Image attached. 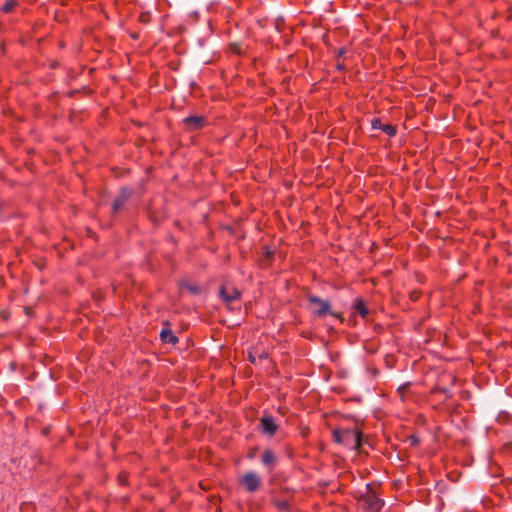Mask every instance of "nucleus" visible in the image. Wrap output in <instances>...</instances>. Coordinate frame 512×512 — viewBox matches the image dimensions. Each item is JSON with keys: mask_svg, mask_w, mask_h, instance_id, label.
Masks as SVG:
<instances>
[{"mask_svg": "<svg viewBox=\"0 0 512 512\" xmlns=\"http://www.w3.org/2000/svg\"><path fill=\"white\" fill-rule=\"evenodd\" d=\"M307 301H308L309 306L315 307L312 310V313L314 314L315 317L322 318L326 315H331V316L339 319L341 322L344 321V318L341 313L332 311L331 303L329 300H324L316 295L308 294Z\"/></svg>", "mask_w": 512, "mask_h": 512, "instance_id": "3", "label": "nucleus"}, {"mask_svg": "<svg viewBox=\"0 0 512 512\" xmlns=\"http://www.w3.org/2000/svg\"><path fill=\"white\" fill-rule=\"evenodd\" d=\"M130 35H131V37L133 39H138V34L137 33H131Z\"/></svg>", "mask_w": 512, "mask_h": 512, "instance_id": "26", "label": "nucleus"}, {"mask_svg": "<svg viewBox=\"0 0 512 512\" xmlns=\"http://www.w3.org/2000/svg\"><path fill=\"white\" fill-rule=\"evenodd\" d=\"M18 5L17 0H7L2 6V11L4 13H10L14 10V8Z\"/></svg>", "mask_w": 512, "mask_h": 512, "instance_id": "16", "label": "nucleus"}, {"mask_svg": "<svg viewBox=\"0 0 512 512\" xmlns=\"http://www.w3.org/2000/svg\"><path fill=\"white\" fill-rule=\"evenodd\" d=\"M183 287L192 295H199L202 291L200 286L191 283H184Z\"/></svg>", "mask_w": 512, "mask_h": 512, "instance_id": "15", "label": "nucleus"}, {"mask_svg": "<svg viewBox=\"0 0 512 512\" xmlns=\"http://www.w3.org/2000/svg\"><path fill=\"white\" fill-rule=\"evenodd\" d=\"M261 461H262V464L267 466L268 470L271 472L275 467V464L277 462V457L272 450L266 449L262 454Z\"/></svg>", "mask_w": 512, "mask_h": 512, "instance_id": "10", "label": "nucleus"}, {"mask_svg": "<svg viewBox=\"0 0 512 512\" xmlns=\"http://www.w3.org/2000/svg\"><path fill=\"white\" fill-rule=\"evenodd\" d=\"M273 504L279 511H288L290 508V504H289L288 500H285V499L275 498V499H273Z\"/></svg>", "mask_w": 512, "mask_h": 512, "instance_id": "13", "label": "nucleus"}, {"mask_svg": "<svg viewBox=\"0 0 512 512\" xmlns=\"http://www.w3.org/2000/svg\"><path fill=\"white\" fill-rule=\"evenodd\" d=\"M239 484L249 493H255L262 485V480L253 471L246 472L239 480Z\"/></svg>", "mask_w": 512, "mask_h": 512, "instance_id": "4", "label": "nucleus"}, {"mask_svg": "<svg viewBox=\"0 0 512 512\" xmlns=\"http://www.w3.org/2000/svg\"><path fill=\"white\" fill-rule=\"evenodd\" d=\"M440 391H441V392H443V393H446V392H447V389L443 388V389H441Z\"/></svg>", "mask_w": 512, "mask_h": 512, "instance_id": "28", "label": "nucleus"}, {"mask_svg": "<svg viewBox=\"0 0 512 512\" xmlns=\"http://www.w3.org/2000/svg\"><path fill=\"white\" fill-rule=\"evenodd\" d=\"M380 130L383 131L385 134L389 135L390 137L395 136L397 133V127L391 124H383Z\"/></svg>", "mask_w": 512, "mask_h": 512, "instance_id": "14", "label": "nucleus"}, {"mask_svg": "<svg viewBox=\"0 0 512 512\" xmlns=\"http://www.w3.org/2000/svg\"><path fill=\"white\" fill-rule=\"evenodd\" d=\"M219 297L226 304H231L233 301L240 299L241 293L235 287H230L228 289L225 285H222L219 290Z\"/></svg>", "mask_w": 512, "mask_h": 512, "instance_id": "8", "label": "nucleus"}, {"mask_svg": "<svg viewBox=\"0 0 512 512\" xmlns=\"http://www.w3.org/2000/svg\"><path fill=\"white\" fill-rule=\"evenodd\" d=\"M344 69H345V65L343 63H338L337 64V70L343 71Z\"/></svg>", "mask_w": 512, "mask_h": 512, "instance_id": "23", "label": "nucleus"}, {"mask_svg": "<svg viewBox=\"0 0 512 512\" xmlns=\"http://www.w3.org/2000/svg\"><path fill=\"white\" fill-rule=\"evenodd\" d=\"M274 259V251L270 250L268 247L264 248L263 257L260 261V265L262 267H269Z\"/></svg>", "mask_w": 512, "mask_h": 512, "instance_id": "12", "label": "nucleus"}, {"mask_svg": "<svg viewBox=\"0 0 512 512\" xmlns=\"http://www.w3.org/2000/svg\"><path fill=\"white\" fill-rule=\"evenodd\" d=\"M118 481L121 485H126L128 483V474L126 472H120L118 474Z\"/></svg>", "mask_w": 512, "mask_h": 512, "instance_id": "18", "label": "nucleus"}, {"mask_svg": "<svg viewBox=\"0 0 512 512\" xmlns=\"http://www.w3.org/2000/svg\"><path fill=\"white\" fill-rule=\"evenodd\" d=\"M383 126V124L381 123V120L379 118H373L371 120V127L373 129H381V127Z\"/></svg>", "mask_w": 512, "mask_h": 512, "instance_id": "19", "label": "nucleus"}, {"mask_svg": "<svg viewBox=\"0 0 512 512\" xmlns=\"http://www.w3.org/2000/svg\"><path fill=\"white\" fill-rule=\"evenodd\" d=\"M345 53H346L345 48H340V49H339V51H338V56H339V57H341V56H343Z\"/></svg>", "mask_w": 512, "mask_h": 512, "instance_id": "24", "label": "nucleus"}, {"mask_svg": "<svg viewBox=\"0 0 512 512\" xmlns=\"http://www.w3.org/2000/svg\"><path fill=\"white\" fill-rule=\"evenodd\" d=\"M133 194L134 189L130 187H122L113 201L112 215H115L119 210H121Z\"/></svg>", "mask_w": 512, "mask_h": 512, "instance_id": "5", "label": "nucleus"}, {"mask_svg": "<svg viewBox=\"0 0 512 512\" xmlns=\"http://www.w3.org/2000/svg\"><path fill=\"white\" fill-rule=\"evenodd\" d=\"M375 487V483L367 484L366 492L357 499L358 504L366 512H379L384 506V501L377 496Z\"/></svg>", "mask_w": 512, "mask_h": 512, "instance_id": "2", "label": "nucleus"}, {"mask_svg": "<svg viewBox=\"0 0 512 512\" xmlns=\"http://www.w3.org/2000/svg\"><path fill=\"white\" fill-rule=\"evenodd\" d=\"M185 129L189 132H195L203 129L207 125L205 116L192 115L183 119Z\"/></svg>", "mask_w": 512, "mask_h": 512, "instance_id": "6", "label": "nucleus"}, {"mask_svg": "<svg viewBox=\"0 0 512 512\" xmlns=\"http://www.w3.org/2000/svg\"><path fill=\"white\" fill-rule=\"evenodd\" d=\"M166 326L169 325L168 322L165 323ZM160 340L165 344L175 345L179 342V339L173 331L169 327H164L160 332Z\"/></svg>", "mask_w": 512, "mask_h": 512, "instance_id": "9", "label": "nucleus"}, {"mask_svg": "<svg viewBox=\"0 0 512 512\" xmlns=\"http://www.w3.org/2000/svg\"><path fill=\"white\" fill-rule=\"evenodd\" d=\"M151 20L150 12H143L139 16V21L143 24H148Z\"/></svg>", "mask_w": 512, "mask_h": 512, "instance_id": "17", "label": "nucleus"}, {"mask_svg": "<svg viewBox=\"0 0 512 512\" xmlns=\"http://www.w3.org/2000/svg\"><path fill=\"white\" fill-rule=\"evenodd\" d=\"M412 444H418L419 440L416 437L411 438Z\"/></svg>", "mask_w": 512, "mask_h": 512, "instance_id": "25", "label": "nucleus"}, {"mask_svg": "<svg viewBox=\"0 0 512 512\" xmlns=\"http://www.w3.org/2000/svg\"><path fill=\"white\" fill-rule=\"evenodd\" d=\"M362 436L361 431L351 428H336L332 431L334 442L354 451H360Z\"/></svg>", "mask_w": 512, "mask_h": 512, "instance_id": "1", "label": "nucleus"}, {"mask_svg": "<svg viewBox=\"0 0 512 512\" xmlns=\"http://www.w3.org/2000/svg\"><path fill=\"white\" fill-rule=\"evenodd\" d=\"M353 308L362 318H366L369 314V309L361 298L356 299Z\"/></svg>", "mask_w": 512, "mask_h": 512, "instance_id": "11", "label": "nucleus"}, {"mask_svg": "<svg viewBox=\"0 0 512 512\" xmlns=\"http://www.w3.org/2000/svg\"><path fill=\"white\" fill-rule=\"evenodd\" d=\"M259 358H260V359H264V358H267V354H265V353H262L261 355H259Z\"/></svg>", "mask_w": 512, "mask_h": 512, "instance_id": "27", "label": "nucleus"}, {"mask_svg": "<svg viewBox=\"0 0 512 512\" xmlns=\"http://www.w3.org/2000/svg\"><path fill=\"white\" fill-rule=\"evenodd\" d=\"M283 24V21L277 20L275 23L276 29L278 31H281V25Z\"/></svg>", "mask_w": 512, "mask_h": 512, "instance_id": "22", "label": "nucleus"}, {"mask_svg": "<svg viewBox=\"0 0 512 512\" xmlns=\"http://www.w3.org/2000/svg\"><path fill=\"white\" fill-rule=\"evenodd\" d=\"M248 361L252 364H255L256 363V356L252 353V352H249L248 353V357H247Z\"/></svg>", "mask_w": 512, "mask_h": 512, "instance_id": "21", "label": "nucleus"}, {"mask_svg": "<svg viewBox=\"0 0 512 512\" xmlns=\"http://www.w3.org/2000/svg\"><path fill=\"white\" fill-rule=\"evenodd\" d=\"M278 430V425L275 422V419L271 415H264L259 420V431L267 435L269 437H272Z\"/></svg>", "mask_w": 512, "mask_h": 512, "instance_id": "7", "label": "nucleus"}, {"mask_svg": "<svg viewBox=\"0 0 512 512\" xmlns=\"http://www.w3.org/2000/svg\"><path fill=\"white\" fill-rule=\"evenodd\" d=\"M230 47H231V50H232L234 53H236V54H241V48H240V45H239V44H237V43H232V44L230 45Z\"/></svg>", "mask_w": 512, "mask_h": 512, "instance_id": "20", "label": "nucleus"}]
</instances>
